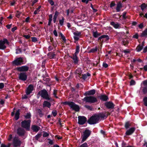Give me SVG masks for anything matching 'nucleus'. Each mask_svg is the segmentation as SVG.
<instances>
[{
  "label": "nucleus",
  "mask_w": 147,
  "mask_h": 147,
  "mask_svg": "<svg viewBox=\"0 0 147 147\" xmlns=\"http://www.w3.org/2000/svg\"><path fill=\"white\" fill-rule=\"evenodd\" d=\"M110 115L108 112H103L98 114H94L88 119L87 123L90 125H93L98 123L100 119H105Z\"/></svg>",
  "instance_id": "1"
},
{
  "label": "nucleus",
  "mask_w": 147,
  "mask_h": 147,
  "mask_svg": "<svg viewBox=\"0 0 147 147\" xmlns=\"http://www.w3.org/2000/svg\"><path fill=\"white\" fill-rule=\"evenodd\" d=\"M62 103L64 105H68L71 109L74 110H79L80 109L79 106L73 102L66 101L63 102Z\"/></svg>",
  "instance_id": "2"
},
{
  "label": "nucleus",
  "mask_w": 147,
  "mask_h": 147,
  "mask_svg": "<svg viewBox=\"0 0 147 147\" xmlns=\"http://www.w3.org/2000/svg\"><path fill=\"white\" fill-rule=\"evenodd\" d=\"M31 122V119L24 120L21 122V127L25 129L27 131H30Z\"/></svg>",
  "instance_id": "3"
},
{
  "label": "nucleus",
  "mask_w": 147,
  "mask_h": 147,
  "mask_svg": "<svg viewBox=\"0 0 147 147\" xmlns=\"http://www.w3.org/2000/svg\"><path fill=\"white\" fill-rule=\"evenodd\" d=\"M91 131L88 129H86L83 133V135L81 136L82 138L81 141L82 143L86 141V139L90 136L91 133Z\"/></svg>",
  "instance_id": "4"
},
{
  "label": "nucleus",
  "mask_w": 147,
  "mask_h": 147,
  "mask_svg": "<svg viewBox=\"0 0 147 147\" xmlns=\"http://www.w3.org/2000/svg\"><path fill=\"white\" fill-rule=\"evenodd\" d=\"M38 94L40 95L41 97L46 100H49L50 99L48 92L46 90L43 89L39 92Z\"/></svg>",
  "instance_id": "5"
},
{
  "label": "nucleus",
  "mask_w": 147,
  "mask_h": 147,
  "mask_svg": "<svg viewBox=\"0 0 147 147\" xmlns=\"http://www.w3.org/2000/svg\"><path fill=\"white\" fill-rule=\"evenodd\" d=\"M83 101L86 102L93 103L97 102L96 98L93 96H86L83 99Z\"/></svg>",
  "instance_id": "6"
},
{
  "label": "nucleus",
  "mask_w": 147,
  "mask_h": 147,
  "mask_svg": "<svg viewBox=\"0 0 147 147\" xmlns=\"http://www.w3.org/2000/svg\"><path fill=\"white\" fill-rule=\"evenodd\" d=\"M78 118V123L79 125H82L85 123L86 122H87V118L85 116H79Z\"/></svg>",
  "instance_id": "7"
},
{
  "label": "nucleus",
  "mask_w": 147,
  "mask_h": 147,
  "mask_svg": "<svg viewBox=\"0 0 147 147\" xmlns=\"http://www.w3.org/2000/svg\"><path fill=\"white\" fill-rule=\"evenodd\" d=\"M136 128L135 127H132L127 130L125 132L126 136H129L131 135L135 131Z\"/></svg>",
  "instance_id": "8"
},
{
  "label": "nucleus",
  "mask_w": 147,
  "mask_h": 147,
  "mask_svg": "<svg viewBox=\"0 0 147 147\" xmlns=\"http://www.w3.org/2000/svg\"><path fill=\"white\" fill-rule=\"evenodd\" d=\"M13 145L14 147H17L18 145V135L16 136L13 138Z\"/></svg>",
  "instance_id": "9"
},
{
  "label": "nucleus",
  "mask_w": 147,
  "mask_h": 147,
  "mask_svg": "<svg viewBox=\"0 0 147 147\" xmlns=\"http://www.w3.org/2000/svg\"><path fill=\"white\" fill-rule=\"evenodd\" d=\"M27 76L26 73H20L19 76V79L23 81H25L26 80Z\"/></svg>",
  "instance_id": "10"
},
{
  "label": "nucleus",
  "mask_w": 147,
  "mask_h": 147,
  "mask_svg": "<svg viewBox=\"0 0 147 147\" xmlns=\"http://www.w3.org/2000/svg\"><path fill=\"white\" fill-rule=\"evenodd\" d=\"M74 39L76 40H78L79 39L81 35V32L76 31L74 33Z\"/></svg>",
  "instance_id": "11"
},
{
  "label": "nucleus",
  "mask_w": 147,
  "mask_h": 147,
  "mask_svg": "<svg viewBox=\"0 0 147 147\" xmlns=\"http://www.w3.org/2000/svg\"><path fill=\"white\" fill-rule=\"evenodd\" d=\"M33 89V86L32 84L30 85L28 87L26 91V94L27 95L31 93Z\"/></svg>",
  "instance_id": "12"
},
{
  "label": "nucleus",
  "mask_w": 147,
  "mask_h": 147,
  "mask_svg": "<svg viewBox=\"0 0 147 147\" xmlns=\"http://www.w3.org/2000/svg\"><path fill=\"white\" fill-rule=\"evenodd\" d=\"M29 69V67L26 65L23 66L19 67V71L22 72H26Z\"/></svg>",
  "instance_id": "13"
},
{
  "label": "nucleus",
  "mask_w": 147,
  "mask_h": 147,
  "mask_svg": "<svg viewBox=\"0 0 147 147\" xmlns=\"http://www.w3.org/2000/svg\"><path fill=\"white\" fill-rule=\"evenodd\" d=\"M105 105L106 107L109 109H112L114 107V105L113 102H106Z\"/></svg>",
  "instance_id": "14"
},
{
  "label": "nucleus",
  "mask_w": 147,
  "mask_h": 147,
  "mask_svg": "<svg viewBox=\"0 0 147 147\" xmlns=\"http://www.w3.org/2000/svg\"><path fill=\"white\" fill-rule=\"evenodd\" d=\"M26 62V59L25 57H19V65L24 64Z\"/></svg>",
  "instance_id": "15"
},
{
  "label": "nucleus",
  "mask_w": 147,
  "mask_h": 147,
  "mask_svg": "<svg viewBox=\"0 0 147 147\" xmlns=\"http://www.w3.org/2000/svg\"><path fill=\"white\" fill-rule=\"evenodd\" d=\"M95 90L93 89L86 92L85 94L86 95H93L95 93Z\"/></svg>",
  "instance_id": "16"
},
{
  "label": "nucleus",
  "mask_w": 147,
  "mask_h": 147,
  "mask_svg": "<svg viewBox=\"0 0 147 147\" xmlns=\"http://www.w3.org/2000/svg\"><path fill=\"white\" fill-rule=\"evenodd\" d=\"M31 129L34 131L37 132L39 130L40 127L36 125H33L32 126Z\"/></svg>",
  "instance_id": "17"
},
{
  "label": "nucleus",
  "mask_w": 147,
  "mask_h": 147,
  "mask_svg": "<svg viewBox=\"0 0 147 147\" xmlns=\"http://www.w3.org/2000/svg\"><path fill=\"white\" fill-rule=\"evenodd\" d=\"M25 133V131L24 128L19 127V136H23Z\"/></svg>",
  "instance_id": "18"
},
{
  "label": "nucleus",
  "mask_w": 147,
  "mask_h": 147,
  "mask_svg": "<svg viewBox=\"0 0 147 147\" xmlns=\"http://www.w3.org/2000/svg\"><path fill=\"white\" fill-rule=\"evenodd\" d=\"M99 98L100 100L103 101H106L108 99L107 96L105 95H101L100 96Z\"/></svg>",
  "instance_id": "19"
},
{
  "label": "nucleus",
  "mask_w": 147,
  "mask_h": 147,
  "mask_svg": "<svg viewBox=\"0 0 147 147\" xmlns=\"http://www.w3.org/2000/svg\"><path fill=\"white\" fill-rule=\"evenodd\" d=\"M5 42V41H0V49H4L6 48V47L4 45Z\"/></svg>",
  "instance_id": "20"
},
{
  "label": "nucleus",
  "mask_w": 147,
  "mask_h": 147,
  "mask_svg": "<svg viewBox=\"0 0 147 147\" xmlns=\"http://www.w3.org/2000/svg\"><path fill=\"white\" fill-rule=\"evenodd\" d=\"M111 24L115 28H118L119 27V24L118 23H115L114 22H112Z\"/></svg>",
  "instance_id": "21"
},
{
  "label": "nucleus",
  "mask_w": 147,
  "mask_h": 147,
  "mask_svg": "<svg viewBox=\"0 0 147 147\" xmlns=\"http://www.w3.org/2000/svg\"><path fill=\"white\" fill-rule=\"evenodd\" d=\"M25 119H31V113L29 112L24 116Z\"/></svg>",
  "instance_id": "22"
},
{
  "label": "nucleus",
  "mask_w": 147,
  "mask_h": 147,
  "mask_svg": "<svg viewBox=\"0 0 147 147\" xmlns=\"http://www.w3.org/2000/svg\"><path fill=\"white\" fill-rule=\"evenodd\" d=\"M72 58L75 63L77 64L78 63V57H77V55L74 54L73 56V57Z\"/></svg>",
  "instance_id": "23"
},
{
  "label": "nucleus",
  "mask_w": 147,
  "mask_h": 147,
  "mask_svg": "<svg viewBox=\"0 0 147 147\" xmlns=\"http://www.w3.org/2000/svg\"><path fill=\"white\" fill-rule=\"evenodd\" d=\"M51 105V104L50 102L47 101H45L44 102L43 106L44 107H47L49 108L50 107Z\"/></svg>",
  "instance_id": "24"
},
{
  "label": "nucleus",
  "mask_w": 147,
  "mask_h": 147,
  "mask_svg": "<svg viewBox=\"0 0 147 147\" xmlns=\"http://www.w3.org/2000/svg\"><path fill=\"white\" fill-rule=\"evenodd\" d=\"M122 7V4L121 2L119 3L117 5V7L116 8L117 11L119 12L120 10V9Z\"/></svg>",
  "instance_id": "25"
},
{
  "label": "nucleus",
  "mask_w": 147,
  "mask_h": 147,
  "mask_svg": "<svg viewBox=\"0 0 147 147\" xmlns=\"http://www.w3.org/2000/svg\"><path fill=\"white\" fill-rule=\"evenodd\" d=\"M90 76V74L89 73H87L86 74H84L82 75V78L85 80L87 78V77L88 76ZM79 77L80 78H81V77H80V76H79Z\"/></svg>",
  "instance_id": "26"
},
{
  "label": "nucleus",
  "mask_w": 147,
  "mask_h": 147,
  "mask_svg": "<svg viewBox=\"0 0 147 147\" xmlns=\"http://www.w3.org/2000/svg\"><path fill=\"white\" fill-rule=\"evenodd\" d=\"M131 126V124L129 121H128L125 122L124 125L125 127L127 129Z\"/></svg>",
  "instance_id": "27"
},
{
  "label": "nucleus",
  "mask_w": 147,
  "mask_h": 147,
  "mask_svg": "<svg viewBox=\"0 0 147 147\" xmlns=\"http://www.w3.org/2000/svg\"><path fill=\"white\" fill-rule=\"evenodd\" d=\"M105 38L107 40H109V37L107 35H103L100 37L98 38V40H100L101 39Z\"/></svg>",
  "instance_id": "28"
},
{
  "label": "nucleus",
  "mask_w": 147,
  "mask_h": 147,
  "mask_svg": "<svg viewBox=\"0 0 147 147\" xmlns=\"http://www.w3.org/2000/svg\"><path fill=\"white\" fill-rule=\"evenodd\" d=\"M12 64L13 65L16 66L18 65V58H17L12 62Z\"/></svg>",
  "instance_id": "29"
},
{
  "label": "nucleus",
  "mask_w": 147,
  "mask_h": 147,
  "mask_svg": "<svg viewBox=\"0 0 147 147\" xmlns=\"http://www.w3.org/2000/svg\"><path fill=\"white\" fill-rule=\"evenodd\" d=\"M98 49L97 47H95L94 48L91 49L88 52L89 53H94L97 51Z\"/></svg>",
  "instance_id": "30"
},
{
  "label": "nucleus",
  "mask_w": 147,
  "mask_h": 147,
  "mask_svg": "<svg viewBox=\"0 0 147 147\" xmlns=\"http://www.w3.org/2000/svg\"><path fill=\"white\" fill-rule=\"evenodd\" d=\"M37 114L38 115H39L40 117H42L44 114L43 111H38Z\"/></svg>",
  "instance_id": "31"
},
{
  "label": "nucleus",
  "mask_w": 147,
  "mask_h": 147,
  "mask_svg": "<svg viewBox=\"0 0 147 147\" xmlns=\"http://www.w3.org/2000/svg\"><path fill=\"white\" fill-rule=\"evenodd\" d=\"M143 48V45H139L137 46L136 50L137 52H140V51Z\"/></svg>",
  "instance_id": "32"
},
{
  "label": "nucleus",
  "mask_w": 147,
  "mask_h": 147,
  "mask_svg": "<svg viewBox=\"0 0 147 147\" xmlns=\"http://www.w3.org/2000/svg\"><path fill=\"white\" fill-rule=\"evenodd\" d=\"M141 36V37H146L147 36V28L142 33Z\"/></svg>",
  "instance_id": "33"
},
{
  "label": "nucleus",
  "mask_w": 147,
  "mask_h": 147,
  "mask_svg": "<svg viewBox=\"0 0 147 147\" xmlns=\"http://www.w3.org/2000/svg\"><path fill=\"white\" fill-rule=\"evenodd\" d=\"M48 56L50 59H53L54 58L55 56V54L52 53H50L48 54Z\"/></svg>",
  "instance_id": "34"
},
{
  "label": "nucleus",
  "mask_w": 147,
  "mask_h": 147,
  "mask_svg": "<svg viewBox=\"0 0 147 147\" xmlns=\"http://www.w3.org/2000/svg\"><path fill=\"white\" fill-rule=\"evenodd\" d=\"M80 51V47L79 45H77L76 49V52L74 54L77 55L79 53Z\"/></svg>",
  "instance_id": "35"
},
{
  "label": "nucleus",
  "mask_w": 147,
  "mask_h": 147,
  "mask_svg": "<svg viewBox=\"0 0 147 147\" xmlns=\"http://www.w3.org/2000/svg\"><path fill=\"white\" fill-rule=\"evenodd\" d=\"M100 34H98V32L97 31L96 32H93V36L94 37L96 38L98 36H99Z\"/></svg>",
  "instance_id": "36"
},
{
  "label": "nucleus",
  "mask_w": 147,
  "mask_h": 147,
  "mask_svg": "<svg viewBox=\"0 0 147 147\" xmlns=\"http://www.w3.org/2000/svg\"><path fill=\"white\" fill-rule=\"evenodd\" d=\"M140 7L142 10L143 11L144 9L147 7V4H146L145 3H143L141 5Z\"/></svg>",
  "instance_id": "37"
},
{
  "label": "nucleus",
  "mask_w": 147,
  "mask_h": 147,
  "mask_svg": "<svg viewBox=\"0 0 147 147\" xmlns=\"http://www.w3.org/2000/svg\"><path fill=\"white\" fill-rule=\"evenodd\" d=\"M42 136L41 133H38L35 137V139L37 140H38L39 138Z\"/></svg>",
  "instance_id": "38"
},
{
  "label": "nucleus",
  "mask_w": 147,
  "mask_h": 147,
  "mask_svg": "<svg viewBox=\"0 0 147 147\" xmlns=\"http://www.w3.org/2000/svg\"><path fill=\"white\" fill-rule=\"evenodd\" d=\"M64 20V19L63 17H62V18L61 19L59 20V22L60 25L61 26H62L63 24Z\"/></svg>",
  "instance_id": "39"
},
{
  "label": "nucleus",
  "mask_w": 147,
  "mask_h": 147,
  "mask_svg": "<svg viewBox=\"0 0 147 147\" xmlns=\"http://www.w3.org/2000/svg\"><path fill=\"white\" fill-rule=\"evenodd\" d=\"M15 119L16 120H17L18 119V111H17L15 114Z\"/></svg>",
  "instance_id": "40"
},
{
  "label": "nucleus",
  "mask_w": 147,
  "mask_h": 147,
  "mask_svg": "<svg viewBox=\"0 0 147 147\" xmlns=\"http://www.w3.org/2000/svg\"><path fill=\"white\" fill-rule=\"evenodd\" d=\"M79 147H88V145L86 142H85L81 145Z\"/></svg>",
  "instance_id": "41"
},
{
  "label": "nucleus",
  "mask_w": 147,
  "mask_h": 147,
  "mask_svg": "<svg viewBox=\"0 0 147 147\" xmlns=\"http://www.w3.org/2000/svg\"><path fill=\"white\" fill-rule=\"evenodd\" d=\"M60 35H61V38L64 41H65L66 39H65V37L63 35V34L61 33H60Z\"/></svg>",
  "instance_id": "42"
},
{
  "label": "nucleus",
  "mask_w": 147,
  "mask_h": 147,
  "mask_svg": "<svg viewBox=\"0 0 147 147\" xmlns=\"http://www.w3.org/2000/svg\"><path fill=\"white\" fill-rule=\"evenodd\" d=\"M49 134L47 133V132L44 131L43 134V137H46L49 136Z\"/></svg>",
  "instance_id": "43"
},
{
  "label": "nucleus",
  "mask_w": 147,
  "mask_h": 147,
  "mask_svg": "<svg viewBox=\"0 0 147 147\" xmlns=\"http://www.w3.org/2000/svg\"><path fill=\"white\" fill-rule=\"evenodd\" d=\"M31 39L32 41L34 42H36L37 41V39L35 37H32Z\"/></svg>",
  "instance_id": "44"
},
{
  "label": "nucleus",
  "mask_w": 147,
  "mask_h": 147,
  "mask_svg": "<svg viewBox=\"0 0 147 147\" xmlns=\"http://www.w3.org/2000/svg\"><path fill=\"white\" fill-rule=\"evenodd\" d=\"M144 105L147 106V97H145L144 99Z\"/></svg>",
  "instance_id": "45"
},
{
  "label": "nucleus",
  "mask_w": 147,
  "mask_h": 147,
  "mask_svg": "<svg viewBox=\"0 0 147 147\" xmlns=\"http://www.w3.org/2000/svg\"><path fill=\"white\" fill-rule=\"evenodd\" d=\"M82 73L81 70L80 69L77 70L76 71V73L79 75Z\"/></svg>",
  "instance_id": "46"
},
{
  "label": "nucleus",
  "mask_w": 147,
  "mask_h": 147,
  "mask_svg": "<svg viewBox=\"0 0 147 147\" xmlns=\"http://www.w3.org/2000/svg\"><path fill=\"white\" fill-rule=\"evenodd\" d=\"M126 13L125 12H123L122 14L123 18L124 19H125L127 18L126 16Z\"/></svg>",
  "instance_id": "47"
},
{
  "label": "nucleus",
  "mask_w": 147,
  "mask_h": 147,
  "mask_svg": "<svg viewBox=\"0 0 147 147\" xmlns=\"http://www.w3.org/2000/svg\"><path fill=\"white\" fill-rule=\"evenodd\" d=\"M143 92L144 93H147V86H146L144 88L143 90Z\"/></svg>",
  "instance_id": "48"
},
{
  "label": "nucleus",
  "mask_w": 147,
  "mask_h": 147,
  "mask_svg": "<svg viewBox=\"0 0 147 147\" xmlns=\"http://www.w3.org/2000/svg\"><path fill=\"white\" fill-rule=\"evenodd\" d=\"M102 66L105 68H107L108 67V65L105 62H104L102 64Z\"/></svg>",
  "instance_id": "49"
},
{
  "label": "nucleus",
  "mask_w": 147,
  "mask_h": 147,
  "mask_svg": "<svg viewBox=\"0 0 147 147\" xmlns=\"http://www.w3.org/2000/svg\"><path fill=\"white\" fill-rule=\"evenodd\" d=\"M57 90H53V94L55 96V97L57 98L58 97H57L56 96V93H57Z\"/></svg>",
  "instance_id": "50"
},
{
  "label": "nucleus",
  "mask_w": 147,
  "mask_h": 147,
  "mask_svg": "<svg viewBox=\"0 0 147 147\" xmlns=\"http://www.w3.org/2000/svg\"><path fill=\"white\" fill-rule=\"evenodd\" d=\"M135 84V82L133 80H132L130 82V84L131 85H134Z\"/></svg>",
  "instance_id": "51"
},
{
  "label": "nucleus",
  "mask_w": 147,
  "mask_h": 147,
  "mask_svg": "<svg viewBox=\"0 0 147 147\" xmlns=\"http://www.w3.org/2000/svg\"><path fill=\"white\" fill-rule=\"evenodd\" d=\"M53 33L54 35L55 36H58L57 33V30H55L53 32Z\"/></svg>",
  "instance_id": "52"
},
{
  "label": "nucleus",
  "mask_w": 147,
  "mask_h": 147,
  "mask_svg": "<svg viewBox=\"0 0 147 147\" xmlns=\"http://www.w3.org/2000/svg\"><path fill=\"white\" fill-rule=\"evenodd\" d=\"M123 51L125 54L128 53L130 52L129 50L128 49L125 50H123Z\"/></svg>",
  "instance_id": "53"
},
{
  "label": "nucleus",
  "mask_w": 147,
  "mask_h": 147,
  "mask_svg": "<svg viewBox=\"0 0 147 147\" xmlns=\"http://www.w3.org/2000/svg\"><path fill=\"white\" fill-rule=\"evenodd\" d=\"M53 115L54 117H55L57 114V111H55L53 112V111L52 112Z\"/></svg>",
  "instance_id": "54"
},
{
  "label": "nucleus",
  "mask_w": 147,
  "mask_h": 147,
  "mask_svg": "<svg viewBox=\"0 0 147 147\" xmlns=\"http://www.w3.org/2000/svg\"><path fill=\"white\" fill-rule=\"evenodd\" d=\"M49 3L51 5H54V3L52 0H49Z\"/></svg>",
  "instance_id": "55"
},
{
  "label": "nucleus",
  "mask_w": 147,
  "mask_h": 147,
  "mask_svg": "<svg viewBox=\"0 0 147 147\" xmlns=\"http://www.w3.org/2000/svg\"><path fill=\"white\" fill-rule=\"evenodd\" d=\"M4 84L2 83H0V89H2L4 87Z\"/></svg>",
  "instance_id": "56"
},
{
  "label": "nucleus",
  "mask_w": 147,
  "mask_h": 147,
  "mask_svg": "<svg viewBox=\"0 0 147 147\" xmlns=\"http://www.w3.org/2000/svg\"><path fill=\"white\" fill-rule=\"evenodd\" d=\"M143 83L144 85L147 86V80H145L143 82Z\"/></svg>",
  "instance_id": "57"
},
{
  "label": "nucleus",
  "mask_w": 147,
  "mask_h": 147,
  "mask_svg": "<svg viewBox=\"0 0 147 147\" xmlns=\"http://www.w3.org/2000/svg\"><path fill=\"white\" fill-rule=\"evenodd\" d=\"M11 24H8L6 25V27L7 29H9L11 27Z\"/></svg>",
  "instance_id": "58"
},
{
  "label": "nucleus",
  "mask_w": 147,
  "mask_h": 147,
  "mask_svg": "<svg viewBox=\"0 0 147 147\" xmlns=\"http://www.w3.org/2000/svg\"><path fill=\"white\" fill-rule=\"evenodd\" d=\"M52 19L51 18H49V22H48V26H50L51 24V21H52Z\"/></svg>",
  "instance_id": "59"
},
{
  "label": "nucleus",
  "mask_w": 147,
  "mask_h": 147,
  "mask_svg": "<svg viewBox=\"0 0 147 147\" xmlns=\"http://www.w3.org/2000/svg\"><path fill=\"white\" fill-rule=\"evenodd\" d=\"M138 27L140 29L142 28L143 27V23H141L139 25Z\"/></svg>",
  "instance_id": "60"
},
{
  "label": "nucleus",
  "mask_w": 147,
  "mask_h": 147,
  "mask_svg": "<svg viewBox=\"0 0 147 147\" xmlns=\"http://www.w3.org/2000/svg\"><path fill=\"white\" fill-rule=\"evenodd\" d=\"M17 28L16 27L13 28L11 29V31L12 32H14L15 30H17Z\"/></svg>",
  "instance_id": "61"
},
{
  "label": "nucleus",
  "mask_w": 147,
  "mask_h": 147,
  "mask_svg": "<svg viewBox=\"0 0 147 147\" xmlns=\"http://www.w3.org/2000/svg\"><path fill=\"white\" fill-rule=\"evenodd\" d=\"M58 14H59V12L57 11H56L55 13V15L54 16H56V17H57V16Z\"/></svg>",
  "instance_id": "62"
},
{
  "label": "nucleus",
  "mask_w": 147,
  "mask_h": 147,
  "mask_svg": "<svg viewBox=\"0 0 147 147\" xmlns=\"http://www.w3.org/2000/svg\"><path fill=\"white\" fill-rule=\"evenodd\" d=\"M12 138V135L11 134L9 135L8 140L9 141H10Z\"/></svg>",
  "instance_id": "63"
},
{
  "label": "nucleus",
  "mask_w": 147,
  "mask_h": 147,
  "mask_svg": "<svg viewBox=\"0 0 147 147\" xmlns=\"http://www.w3.org/2000/svg\"><path fill=\"white\" fill-rule=\"evenodd\" d=\"M24 36L26 39H28L30 37V36L29 35H25Z\"/></svg>",
  "instance_id": "64"
}]
</instances>
